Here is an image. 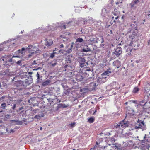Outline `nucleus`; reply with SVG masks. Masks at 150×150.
<instances>
[{"label":"nucleus","instance_id":"obj_1","mask_svg":"<svg viewBox=\"0 0 150 150\" xmlns=\"http://www.w3.org/2000/svg\"><path fill=\"white\" fill-rule=\"evenodd\" d=\"M72 57V56L69 55L67 57L66 60V62L65 63L64 67L65 69V71H69L71 72H69V74L71 73V74L72 73L71 71L74 69V66L72 65L71 62Z\"/></svg>","mask_w":150,"mask_h":150},{"label":"nucleus","instance_id":"obj_2","mask_svg":"<svg viewBox=\"0 0 150 150\" xmlns=\"http://www.w3.org/2000/svg\"><path fill=\"white\" fill-rule=\"evenodd\" d=\"M97 81V83L93 82L90 83L89 87L90 88V89L93 91H94L95 90L96 87L98 86L99 83H102L106 81L104 79H102L100 77L98 78Z\"/></svg>","mask_w":150,"mask_h":150},{"label":"nucleus","instance_id":"obj_3","mask_svg":"<svg viewBox=\"0 0 150 150\" xmlns=\"http://www.w3.org/2000/svg\"><path fill=\"white\" fill-rule=\"evenodd\" d=\"M77 61L79 63V66L81 68L86 67L88 65V62H86L85 58L81 56L78 57Z\"/></svg>","mask_w":150,"mask_h":150},{"label":"nucleus","instance_id":"obj_4","mask_svg":"<svg viewBox=\"0 0 150 150\" xmlns=\"http://www.w3.org/2000/svg\"><path fill=\"white\" fill-rule=\"evenodd\" d=\"M134 128L135 129H141L143 131L146 129V126L144 123L143 121L140 120L139 119H138L137 121V123L136 124Z\"/></svg>","mask_w":150,"mask_h":150},{"label":"nucleus","instance_id":"obj_5","mask_svg":"<svg viewBox=\"0 0 150 150\" xmlns=\"http://www.w3.org/2000/svg\"><path fill=\"white\" fill-rule=\"evenodd\" d=\"M128 126V124L125 121V120H123L122 121H120L118 124H115L114 126L116 128H125Z\"/></svg>","mask_w":150,"mask_h":150},{"label":"nucleus","instance_id":"obj_6","mask_svg":"<svg viewBox=\"0 0 150 150\" xmlns=\"http://www.w3.org/2000/svg\"><path fill=\"white\" fill-rule=\"evenodd\" d=\"M126 111L127 115H129L130 116H133L135 113L133 109L129 106H128L126 108Z\"/></svg>","mask_w":150,"mask_h":150},{"label":"nucleus","instance_id":"obj_7","mask_svg":"<svg viewBox=\"0 0 150 150\" xmlns=\"http://www.w3.org/2000/svg\"><path fill=\"white\" fill-rule=\"evenodd\" d=\"M137 31L131 30L130 32L127 34V35L129 37L130 39H133L134 37L137 35Z\"/></svg>","mask_w":150,"mask_h":150},{"label":"nucleus","instance_id":"obj_8","mask_svg":"<svg viewBox=\"0 0 150 150\" xmlns=\"http://www.w3.org/2000/svg\"><path fill=\"white\" fill-rule=\"evenodd\" d=\"M95 46V45H92L91 44L86 45H85L84 48L82 49V51L86 52H90L91 51L90 48L91 46Z\"/></svg>","mask_w":150,"mask_h":150},{"label":"nucleus","instance_id":"obj_9","mask_svg":"<svg viewBox=\"0 0 150 150\" xmlns=\"http://www.w3.org/2000/svg\"><path fill=\"white\" fill-rule=\"evenodd\" d=\"M122 49L121 47H117L115 51L113 52V53L118 57L122 53Z\"/></svg>","mask_w":150,"mask_h":150},{"label":"nucleus","instance_id":"obj_10","mask_svg":"<svg viewBox=\"0 0 150 150\" xmlns=\"http://www.w3.org/2000/svg\"><path fill=\"white\" fill-rule=\"evenodd\" d=\"M14 85L17 87H25V85L24 84L23 82L21 80H18L16 81L14 83Z\"/></svg>","mask_w":150,"mask_h":150},{"label":"nucleus","instance_id":"obj_11","mask_svg":"<svg viewBox=\"0 0 150 150\" xmlns=\"http://www.w3.org/2000/svg\"><path fill=\"white\" fill-rule=\"evenodd\" d=\"M33 82V79L31 76H29L28 78L26 79L24 85L25 86L30 85Z\"/></svg>","mask_w":150,"mask_h":150},{"label":"nucleus","instance_id":"obj_12","mask_svg":"<svg viewBox=\"0 0 150 150\" xmlns=\"http://www.w3.org/2000/svg\"><path fill=\"white\" fill-rule=\"evenodd\" d=\"M132 28V31H135L137 32L138 30L137 29V23L136 21H134L131 24Z\"/></svg>","mask_w":150,"mask_h":150},{"label":"nucleus","instance_id":"obj_13","mask_svg":"<svg viewBox=\"0 0 150 150\" xmlns=\"http://www.w3.org/2000/svg\"><path fill=\"white\" fill-rule=\"evenodd\" d=\"M113 66L116 67L117 68H119L121 65V62L118 60L114 61L112 64Z\"/></svg>","mask_w":150,"mask_h":150},{"label":"nucleus","instance_id":"obj_14","mask_svg":"<svg viewBox=\"0 0 150 150\" xmlns=\"http://www.w3.org/2000/svg\"><path fill=\"white\" fill-rule=\"evenodd\" d=\"M36 76L37 77V83H41L42 81V76L41 75H40L38 72H37Z\"/></svg>","mask_w":150,"mask_h":150},{"label":"nucleus","instance_id":"obj_15","mask_svg":"<svg viewBox=\"0 0 150 150\" xmlns=\"http://www.w3.org/2000/svg\"><path fill=\"white\" fill-rule=\"evenodd\" d=\"M44 116V114L42 112H40L38 114L35 115L34 117V118L38 120L40 119L41 118L43 117Z\"/></svg>","mask_w":150,"mask_h":150},{"label":"nucleus","instance_id":"obj_16","mask_svg":"<svg viewBox=\"0 0 150 150\" xmlns=\"http://www.w3.org/2000/svg\"><path fill=\"white\" fill-rule=\"evenodd\" d=\"M84 78V76H83V75L79 73L76 76V79L78 81H81Z\"/></svg>","mask_w":150,"mask_h":150},{"label":"nucleus","instance_id":"obj_17","mask_svg":"<svg viewBox=\"0 0 150 150\" xmlns=\"http://www.w3.org/2000/svg\"><path fill=\"white\" fill-rule=\"evenodd\" d=\"M88 41L89 43H91L90 44L92 45V43H98L97 38H96L91 37Z\"/></svg>","mask_w":150,"mask_h":150},{"label":"nucleus","instance_id":"obj_18","mask_svg":"<svg viewBox=\"0 0 150 150\" xmlns=\"http://www.w3.org/2000/svg\"><path fill=\"white\" fill-rule=\"evenodd\" d=\"M10 122L12 123H14L16 125H21L23 123L22 121H18L16 120H11Z\"/></svg>","mask_w":150,"mask_h":150},{"label":"nucleus","instance_id":"obj_19","mask_svg":"<svg viewBox=\"0 0 150 150\" xmlns=\"http://www.w3.org/2000/svg\"><path fill=\"white\" fill-rule=\"evenodd\" d=\"M53 43V41L51 39H46L45 40V45L48 46H50Z\"/></svg>","mask_w":150,"mask_h":150},{"label":"nucleus","instance_id":"obj_20","mask_svg":"<svg viewBox=\"0 0 150 150\" xmlns=\"http://www.w3.org/2000/svg\"><path fill=\"white\" fill-rule=\"evenodd\" d=\"M42 82V85L43 86H46L50 83L51 81L49 79H47Z\"/></svg>","mask_w":150,"mask_h":150},{"label":"nucleus","instance_id":"obj_21","mask_svg":"<svg viewBox=\"0 0 150 150\" xmlns=\"http://www.w3.org/2000/svg\"><path fill=\"white\" fill-rule=\"evenodd\" d=\"M101 15L103 17H105L108 15V11L105 8H103L102 10Z\"/></svg>","mask_w":150,"mask_h":150},{"label":"nucleus","instance_id":"obj_22","mask_svg":"<svg viewBox=\"0 0 150 150\" xmlns=\"http://www.w3.org/2000/svg\"><path fill=\"white\" fill-rule=\"evenodd\" d=\"M147 102L144 100H143L140 102V103L138 105H135L136 107H139L140 106H144L146 103Z\"/></svg>","mask_w":150,"mask_h":150},{"label":"nucleus","instance_id":"obj_23","mask_svg":"<svg viewBox=\"0 0 150 150\" xmlns=\"http://www.w3.org/2000/svg\"><path fill=\"white\" fill-rule=\"evenodd\" d=\"M101 23L102 22L101 21L98 20L95 22L94 25L95 26H96L97 28H98V27L101 26Z\"/></svg>","mask_w":150,"mask_h":150},{"label":"nucleus","instance_id":"obj_24","mask_svg":"<svg viewBox=\"0 0 150 150\" xmlns=\"http://www.w3.org/2000/svg\"><path fill=\"white\" fill-rule=\"evenodd\" d=\"M10 118V115L9 114H5L4 117L3 118L4 121H7Z\"/></svg>","mask_w":150,"mask_h":150},{"label":"nucleus","instance_id":"obj_25","mask_svg":"<svg viewBox=\"0 0 150 150\" xmlns=\"http://www.w3.org/2000/svg\"><path fill=\"white\" fill-rule=\"evenodd\" d=\"M24 111V108L23 107H22L19 108L17 110V112L18 114H21L23 113Z\"/></svg>","mask_w":150,"mask_h":150},{"label":"nucleus","instance_id":"obj_26","mask_svg":"<svg viewBox=\"0 0 150 150\" xmlns=\"http://www.w3.org/2000/svg\"><path fill=\"white\" fill-rule=\"evenodd\" d=\"M67 107L65 104L60 103L58 105L57 107L58 108H66Z\"/></svg>","mask_w":150,"mask_h":150},{"label":"nucleus","instance_id":"obj_27","mask_svg":"<svg viewBox=\"0 0 150 150\" xmlns=\"http://www.w3.org/2000/svg\"><path fill=\"white\" fill-rule=\"evenodd\" d=\"M93 21V19L91 17H88V18H86V19L84 20V23L85 24L86 23L88 22V23H90V21Z\"/></svg>","mask_w":150,"mask_h":150},{"label":"nucleus","instance_id":"obj_28","mask_svg":"<svg viewBox=\"0 0 150 150\" xmlns=\"http://www.w3.org/2000/svg\"><path fill=\"white\" fill-rule=\"evenodd\" d=\"M111 72L109 70L105 71L104 73L102 74L103 75H106L109 76L110 74L111 73Z\"/></svg>","mask_w":150,"mask_h":150},{"label":"nucleus","instance_id":"obj_29","mask_svg":"<svg viewBox=\"0 0 150 150\" xmlns=\"http://www.w3.org/2000/svg\"><path fill=\"white\" fill-rule=\"evenodd\" d=\"M84 41V40H83L82 38L79 37L78 38L76 39V43H81L83 42Z\"/></svg>","mask_w":150,"mask_h":150},{"label":"nucleus","instance_id":"obj_30","mask_svg":"<svg viewBox=\"0 0 150 150\" xmlns=\"http://www.w3.org/2000/svg\"><path fill=\"white\" fill-rule=\"evenodd\" d=\"M16 61L12 59V58H10V59L7 60L5 61V63L9 62L11 63V64H13L15 63Z\"/></svg>","mask_w":150,"mask_h":150},{"label":"nucleus","instance_id":"obj_31","mask_svg":"<svg viewBox=\"0 0 150 150\" xmlns=\"http://www.w3.org/2000/svg\"><path fill=\"white\" fill-rule=\"evenodd\" d=\"M6 104L5 102L2 103L1 104V108L3 109H5L6 110Z\"/></svg>","mask_w":150,"mask_h":150},{"label":"nucleus","instance_id":"obj_32","mask_svg":"<svg viewBox=\"0 0 150 150\" xmlns=\"http://www.w3.org/2000/svg\"><path fill=\"white\" fill-rule=\"evenodd\" d=\"M139 0H134L131 4V7H132L136 4L139 2Z\"/></svg>","mask_w":150,"mask_h":150},{"label":"nucleus","instance_id":"obj_33","mask_svg":"<svg viewBox=\"0 0 150 150\" xmlns=\"http://www.w3.org/2000/svg\"><path fill=\"white\" fill-rule=\"evenodd\" d=\"M26 72H24L23 74H21L20 75V77H21V78L22 79H23V78H26V77L27 76L26 75Z\"/></svg>","mask_w":150,"mask_h":150},{"label":"nucleus","instance_id":"obj_34","mask_svg":"<svg viewBox=\"0 0 150 150\" xmlns=\"http://www.w3.org/2000/svg\"><path fill=\"white\" fill-rule=\"evenodd\" d=\"M94 120V119L92 117L89 118L88 119V122L90 123H93Z\"/></svg>","mask_w":150,"mask_h":150},{"label":"nucleus","instance_id":"obj_35","mask_svg":"<svg viewBox=\"0 0 150 150\" xmlns=\"http://www.w3.org/2000/svg\"><path fill=\"white\" fill-rule=\"evenodd\" d=\"M112 16L113 15H114L115 16H118L119 14V11H117L115 12H112Z\"/></svg>","mask_w":150,"mask_h":150},{"label":"nucleus","instance_id":"obj_36","mask_svg":"<svg viewBox=\"0 0 150 150\" xmlns=\"http://www.w3.org/2000/svg\"><path fill=\"white\" fill-rule=\"evenodd\" d=\"M16 107V104H14L12 106V108L13 110H10L9 111V113H12L14 112V110L15 109V108Z\"/></svg>","mask_w":150,"mask_h":150},{"label":"nucleus","instance_id":"obj_37","mask_svg":"<svg viewBox=\"0 0 150 150\" xmlns=\"http://www.w3.org/2000/svg\"><path fill=\"white\" fill-rule=\"evenodd\" d=\"M25 49L24 48H22L21 49H19L18 50V52L22 54L23 53V51H25Z\"/></svg>","mask_w":150,"mask_h":150},{"label":"nucleus","instance_id":"obj_38","mask_svg":"<svg viewBox=\"0 0 150 150\" xmlns=\"http://www.w3.org/2000/svg\"><path fill=\"white\" fill-rule=\"evenodd\" d=\"M34 113H39L40 112H42L39 109H34L33 110Z\"/></svg>","mask_w":150,"mask_h":150},{"label":"nucleus","instance_id":"obj_39","mask_svg":"<svg viewBox=\"0 0 150 150\" xmlns=\"http://www.w3.org/2000/svg\"><path fill=\"white\" fill-rule=\"evenodd\" d=\"M139 90V88L137 87H135L134 89L133 92V93H136Z\"/></svg>","mask_w":150,"mask_h":150},{"label":"nucleus","instance_id":"obj_40","mask_svg":"<svg viewBox=\"0 0 150 150\" xmlns=\"http://www.w3.org/2000/svg\"><path fill=\"white\" fill-rule=\"evenodd\" d=\"M55 53V52H53L52 53L50 56V57L51 58H53L55 56L54 54Z\"/></svg>","mask_w":150,"mask_h":150},{"label":"nucleus","instance_id":"obj_41","mask_svg":"<svg viewBox=\"0 0 150 150\" xmlns=\"http://www.w3.org/2000/svg\"><path fill=\"white\" fill-rule=\"evenodd\" d=\"M17 43H12L11 45H9V47H11V46L12 47H16L17 46Z\"/></svg>","mask_w":150,"mask_h":150},{"label":"nucleus","instance_id":"obj_42","mask_svg":"<svg viewBox=\"0 0 150 150\" xmlns=\"http://www.w3.org/2000/svg\"><path fill=\"white\" fill-rule=\"evenodd\" d=\"M76 123L75 122H73L72 123H71L69 125L70 126V127L71 128H72L74 127H75V126Z\"/></svg>","mask_w":150,"mask_h":150},{"label":"nucleus","instance_id":"obj_43","mask_svg":"<svg viewBox=\"0 0 150 150\" xmlns=\"http://www.w3.org/2000/svg\"><path fill=\"white\" fill-rule=\"evenodd\" d=\"M110 140L112 143H113L115 142V140L114 137H112L110 138Z\"/></svg>","mask_w":150,"mask_h":150},{"label":"nucleus","instance_id":"obj_44","mask_svg":"<svg viewBox=\"0 0 150 150\" xmlns=\"http://www.w3.org/2000/svg\"><path fill=\"white\" fill-rule=\"evenodd\" d=\"M15 39L12 38L8 40V41L4 42L6 43V42H9L12 41H13Z\"/></svg>","mask_w":150,"mask_h":150},{"label":"nucleus","instance_id":"obj_45","mask_svg":"<svg viewBox=\"0 0 150 150\" xmlns=\"http://www.w3.org/2000/svg\"><path fill=\"white\" fill-rule=\"evenodd\" d=\"M106 75H103L102 74H101V76H100L101 78L102 79H104L105 80V81H106V78H107V76H105Z\"/></svg>","mask_w":150,"mask_h":150},{"label":"nucleus","instance_id":"obj_46","mask_svg":"<svg viewBox=\"0 0 150 150\" xmlns=\"http://www.w3.org/2000/svg\"><path fill=\"white\" fill-rule=\"evenodd\" d=\"M21 60H19L16 62V64L18 65H21Z\"/></svg>","mask_w":150,"mask_h":150},{"label":"nucleus","instance_id":"obj_47","mask_svg":"<svg viewBox=\"0 0 150 150\" xmlns=\"http://www.w3.org/2000/svg\"><path fill=\"white\" fill-rule=\"evenodd\" d=\"M72 51L71 48L69 49L68 50H67L66 51V52L67 53H70Z\"/></svg>","mask_w":150,"mask_h":150},{"label":"nucleus","instance_id":"obj_48","mask_svg":"<svg viewBox=\"0 0 150 150\" xmlns=\"http://www.w3.org/2000/svg\"><path fill=\"white\" fill-rule=\"evenodd\" d=\"M74 18H72L71 20H70V21L67 23V24H69L71 23L72 21H74Z\"/></svg>","mask_w":150,"mask_h":150},{"label":"nucleus","instance_id":"obj_49","mask_svg":"<svg viewBox=\"0 0 150 150\" xmlns=\"http://www.w3.org/2000/svg\"><path fill=\"white\" fill-rule=\"evenodd\" d=\"M115 16L116 17H115L114 16H112V19H113L114 18H115V20H117L119 18L118 16Z\"/></svg>","mask_w":150,"mask_h":150},{"label":"nucleus","instance_id":"obj_50","mask_svg":"<svg viewBox=\"0 0 150 150\" xmlns=\"http://www.w3.org/2000/svg\"><path fill=\"white\" fill-rule=\"evenodd\" d=\"M101 43H103L104 42V40L103 37V36H101Z\"/></svg>","mask_w":150,"mask_h":150},{"label":"nucleus","instance_id":"obj_51","mask_svg":"<svg viewBox=\"0 0 150 150\" xmlns=\"http://www.w3.org/2000/svg\"><path fill=\"white\" fill-rule=\"evenodd\" d=\"M64 93L65 94H67L69 93V91L67 90H64Z\"/></svg>","mask_w":150,"mask_h":150},{"label":"nucleus","instance_id":"obj_52","mask_svg":"<svg viewBox=\"0 0 150 150\" xmlns=\"http://www.w3.org/2000/svg\"><path fill=\"white\" fill-rule=\"evenodd\" d=\"M34 53V52H33L31 53L30 54H29L28 56V58H30L31 56H32V54Z\"/></svg>","mask_w":150,"mask_h":150},{"label":"nucleus","instance_id":"obj_53","mask_svg":"<svg viewBox=\"0 0 150 150\" xmlns=\"http://www.w3.org/2000/svg\"><path fill=\"white\" fill-rule=\"evenodd\" d=\"M57 63H52L51 64V66H52V67H54V66H55L57 64Z\"/></svg>","mask_w":150,"mask_h":150},{"label":"nucleus","instance_id":"obj_54","mask_svg":"<svg viewBox=\"0 0 150 150\" xmlns=\"http://www.w3.org/2000/svg\"><path fill=\"white\" fill-rule=\"evenodd\" d=\"M32 65H35V64H37V63H36V61L35 60H34L33 61V62H32Z\"/></svg>","mask_w":150,"mask_h":150},{"label":"nucleus","instance_id":"obj_55","mask_svg":"<svg viewBox=\"0 0 150 150\" xmlns=\"http://www.w3.org/2000/svg\"><path fill=\"white\" fill-rule=\"evenodd\" d=\"M22 121V122H25L27 121V119L25 118H24Z\"/></svg>","mask_w":150,"mask_h":150},{"label":"nucleus","instance_id":"obj_56","mask_svg":"<svg viewBox=\"0 0 150 150\" xmlns=\"http://www.w3.org/2000/svg\"><path fill=\"white\" fill-rule=\"evenodd\" d=\"M132 102L133 103H135V104H137V100H133L132 101Z\"/></svg>","mask_w":150,"mask_h":150},{"label":"nucleus","instance_id":"obj_57","mask_svg":"<svg viewBox=\"0 0 150 150\" xmlns=\"http://www.w3.org/2000/svg\"><path fill=\"white\" fill-rule=\"evenodd\" d=\"M94 109L95 110L94 112H93V115H94L95 113H96V111H97L96 109V108H95Z\"/></svg>","mask_w":150,"mask_h":150},{"label":"nucleus","instance_id":"obj_58","mask_svg":"<svg viewBox=\"0 0 150 150\" xmlns=\"http://www.w3.org/2000/svg\"><path fill=\"white\" fill-rule=\"evenodd\" d=\"M59 47L60 48H62L64 47V45L63 44H62L59 45Z\"/></svg>","mask_w":150,"mask_h":150},{"label":"nucleus","instance_id":"obj_59","mask_svg":"<svg viewBox=\"0 0 150 150\" xmlns=\"http://www.w3.org/2000/svg\"><path fill=\"white\" fill-rule=\"evenodd\" d=\"M54 90H55V91H59V88H55L54 89Z\"/></svg>","mask_w":150,"mask_h":150},{"label":"nucleus","instance_id":"obj_60","mask_svg":"<svg viewBox=\"0 0 150 150\" xmlns=\"http://www.w3.org/2000/svg\"><path fill=\"white\" fill-rule=\"evenodd\" d=\"M28 48L29 49H30L31 48V47H32V46L31 45H29L28 46Z\"/></svg>","mask_w":150,"mask_h":150},{"label":"nucleus","instance_id":"obj_61","mask_svg":"<svg viewBox=\"0 0 150 150\" xmlns=\"http://www.w3.org/2000/svg\"><path fill=\"white\" fill-rule=\"evenodd\" d=\"M15 132V130L12 129H11L10 130V132Z\"/></svg>","mask_w":150,"mask_h":150},{"label":"nucleus","instance_id":"obj_62","mask_svg":"<svg viewBox=\"0 0 150 150\" xmlns=\"http://www.w3.org/2000/svg\"><path fill=\"white\" fill-rule=\"evenodd\" d=\"M93 109H92H92L90 111H89V112H90V113H91L92 112V111H94V110H93Z\"/></svg>","mask_w":150,"mask_h":150},{"label":"nucleus","instance_id":"obj_63","mask_svg":"<svg viewBox=\"0 0 150 150\" xmlns=\"http://www.w3.org/2000/svg\"><path fill=\"white\" fill-rule=\"evenodd\" d=\"M101 46H102V47H103V46H104L105 45V44H103V43H101Z\"/></svg>","mask_w":150,"mask_h":150},{"label":"nucleus","instance_id":"obj_64","mask_svg":"<svg viewBox=\"0 0 150 150\" xmlns=\"http://www.w3.org/2000/svg\"><path fill=\"white\" fill-rule=\"evenodd\" d=\"M148 45H150V39L148 41Z\"/></svg>","mask_w":150,"mask_h":150}]
</instances>
